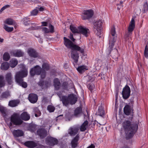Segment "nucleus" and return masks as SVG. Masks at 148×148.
Wrapping results in <instances>:
<instances>
[{"mask_svg":"<svg viewBox=\"0 0 148 148\" xmlns=\"http://www.w3.org/2000/svg\"><path fill=\"white\" fill-rule=\"evenodd\" d=\"M64 44L66 47L68 48L71 49V57L74 60L75 62L77 63L78 61L79 57L77 51H79L81 53H83L84 52V49L74 44L69 39L65 37H64Z\"/></svg>","mask_w":148,"mask_h":148,"instance_id":"f257e3e1","label":"nucleus"},{"mask_svg":"<svg viewBox=\"0 0 148 148\" xmlns=\"http://www.w3.org/2000/svg\"><path fill=\"white\" fill-rule=\"evenodd\" d=\"M123 126L127 139L132 137L138 129L137 123L131 124L130 122L129 121H124L123 123Z\"/></svg>","mask_w":148,"mask_h":148,"instance_id":"f03ea898","label":"nucleus"},{"mask_svg":"<svg viewBox=\"0 0 148 148\" xmlns=\"http://www.w3.org/2000/svg\"><path fill=\"white\" fill-rule=\"evenodd\" d=\"M20 67L22 68V70L17 72L15 76L16 82L23 87L26 88L27 86V83L23 81V78L26 77L27 75V69L23 64H21Z\"/></svg>","mask_w":148,"mask_h":148,"instance_id":"7ed1b4c3","label":"nucleus"},{"mask_svg":"<svg viewBox=\"0 0 148 148\" xmlns=\"http://www.w3.org/2000/svg\"><path fill=\"white\" fill-rule=\"evenodd\" d=\"M42 69L38 65H36L32 68L30 71L31 75L33 76L35 75H41L42 79L44 78L45 77V72L44 70H47L49 69V64L47 63H43L42 65Z\"/></svg>","mask_w":148,"mask_h":148,"instance_id":"20e7f679","label":"nucleus"},{"mask_svg":"<svg viewBox=\"0 0 148 148\" xmlns=\"http://www.w3.org/2000/svg\"><path fill=\"white\" fill-rule=\"evenodd\" d=\"M109 47L107 49V54L109 55L110 54L111 51L117 39V35L115 31V29L114 26H112L111 28L109 36Z\"/></svg>","mask_w":148,"mask_h":148,"instance_id":"39448f33","label":"nucleus"},{"mask_svg":"<svg viewBox=\"0 0 148 148\" xmlns=\"http://www.w3.org/2000/svg\"><path fill=\"white\" fill-rule=\"evenodd\" d=\"M60 100L62 101L64 105L67 107L69 104L73 105L77 101V98L76 96L73 94H70L68 97L65 96H61L58 94Z\"/></svg>","mask_w":148,"mask_h":148,"instance_id":"423d86ee","label":"nucleus"},{"mask_svg":"<svg viewBox=\"0 0 148 148\" xmlns=\"http://www.w3.org/2000/svg\"><path fill=\"white\" fill-rule=\"evenodd\" d=\"M10 122L8 125L9 127L11 128L15 125H19L23 123V121L21 119L20 115L18 113H14L10 117Z\"/></svg>","mask_w":148,"mask_h":148,"instance_id":"0eeeda50","label":"nucleus"},{"mask_svg":"<svg viewBox=\"0 0 148 148\" xmlns=\"http://www.w3.org/2000/svg\"><path fill=\"white\" fill-rule=\"evenodd\" d=\"M102 24V21L101 20L97 21L94 23V29L97 31L98 34L100 35L101 34Z\"/></svg>","mask_w":148,"mask_h":148,"instance_id":"6e6552de","label":"nucleus"},{"mask_svg":"<svg viewBox=\"0 0 148 148\" xmlns=\"http://www.w3.org/2000/svg\"><path fill=\"white\" fill-rule=\"evenodd\" d=\"M82 18L83 20L87 19L92 17L93 14V12L91 10H84L83 11Z\"/></svg>","mask_w":148,"mask_h":148,"instance_id":"1a4fd4ad","label":"nucleus"},{"mask_svg":"<svg viewBox=\"0 0 148 148\" xmlns=\"http://www.w3.org/2000/svg\"><path fill=\"white\" fill-rule=\"evenodd\" d=\"M130 90L129 87L126 86L123 89L122 91V95L123 98L124 99L128 98L130 95Z\"/></svg>","mask_w":148,"mask_h":148,"instance_id":"9d476101","label":"nucleus"},{"mask_svg":"<svg viewBox=\"0 0 148 148\" xmlns=\"http://www.w3.org/2000/svg\"><path fill=\"white\" fill-rule=\"evenodd\" d=\"M79 33L82 34L86 37H88L90 34V30L88 29L86 27L82 26H79Z\"/></svg>","mask_w":148,"mask_h":148,"instance_id":"9b49d317","label":"nucleus"},{"mask_svg":"<svg viewBox=\"0 0 148 148\" xmlns=\"http://www.w3.org/2000/svg\"><path fill=\"white\" fill-rule=\"evenodd\" d=\"M46 142L47 144L52 146L56 145L58 143V141L56 138L51 137H48L46 138Z\"/></svg>","mask_w":148,"mask_h":148,"instance_id":"f8f14e48","label":"nucleus"},{"mask_svg":"<svg viewBox=\"0 0 148 148\" xmlns=\"http://www.w3.org/2000/svg\"><path fill=\"white\" fill-rule=\"evenodd\" d=\"M12 134L15 138L22 136L24 135V132L19 129L15 130L12 131Z\"/></svg>","mask_w":148,"mask_h":148,"instance_id":"ddd939ff","label":"nucleus"},{"mask_svg":"<svg viewBox=\"0 0 148 148\" xmlns=\"http://www.w3.org/2000/svg\"><path fill=\"white\" fill-rule=\"evenodd\" d=\"M135 27V22L134 19V18H132L129 24V26L128 27V33L129 35L131 34L132 32L134 30Z\"/></svg>","mask_w":148,"mask_h":148,"instance_id":"4468645a","label":"nucleus"},{"mask_svg":"<svg viewBox=\"0 0 148 148\" xmlns=\"http://www.w3.org/2000/svg\"><path fill=\"white\" fill-rule=\"evenodd\" d=\"M28 99L29 101L32 103H36L38 100V96L35 94L31 93L29 95Z\"/></svg>","mask_w":148,"mask_h":148,"instance_id":"2eb2a0df","label":"nucleus"},{"mask_svg":"<svg viewBox=\"0 0 148 148\" xmlns=\"http://www.w3.org/2000/svg\"><path fill=\"white\" fill-rule=\"evenodd\" d=\"M48 27L49 29L46 27H43L42 28V31L45 33H53L54 32V27L51 25L49 24Z\"/></svg>","mask_w":148,"mask_h":148,"instance_id":"dca6fc26","label":"nucleus"},{"mask_svg":"<svg viewBox=\"0 0 148 148\" xmlns=\"http://www.w3.org/2000/svg\"><path fill=\"white\" fill-rule=\"evenodd\" d=\"M37 134L41 138H43L47 135V132L44 129H39L37 131Z\"/></svg>","mask_w":148,"mask_h":148,"instance_id":"f3484780","label":"nucleus"},{"mask_svg":"<svg viewBox=\"0 0 148 148\" xmlns=\"http://www.w3.org/2000/svg\"><path fill=\"white\" fill-rule=\"evenodd\" d=\"M27 53L29 55L32 57L36 58L38 56V53L36 51L32 49H29L27 50Z\"/></svg>","mask_w":148,"mask_h":148,"instance_id":"a211bd4d","label":"nucleus"},{"mask_svg":"<svg viewBox=\"0 0 148 148\" xmlns=\"http://www.w3.org/2000/svg\"><path fill=\"white\" fill-rule=\"evenodd\" d=\"M79 138V136L78 135H77L72 140L71 144L72 147L75 148L77 146Z\"/></svg>","mask_w":148,"mask_h":148,"instance_id":"6ab92c4d","label":"nucleus"},{"mask_svg":"<svg viewBox=\"0 0 148 148\" xmlns=\"http://www.w3.org/2000/svg\"><path fill=\"white\" fill-rule=\"evenodd\" d=\"M30 117V115L26 112H23L21 115V119L25 121L29 120Z\"/></svg>","mask_w":148,"mask_h":148,"instance_id":"aec40b11","label":"nucleus"},{"mask_svg":"<svg viewBox=\"0 0 148 148\" xmlns=\"http://www.w3.org/2000/svg\"><path fill=\"white\" fill-rule=\"evenodd\" d=\"M79 130V128L76 127L70 128L69 130V133L71 136L74 135L77 133Z\"/></svg>","mask_w":148,"mask_h":148,"instance_id":"412c9836","label":"nucleus"},{"mask_svg":"<svg viewBox=\"0 0 148 148\" xmlns=\"http://www.w3.org/2000/svg\"><path fill=\"white\" fill-rule=\"evenodd\" d=\"M24 145L28 147L34 148L37 146L36 143L33 141H28L24 143Z\"/></svg>","mask_w":148,"mask_h":148,"instance_id":"4be33fe9","label":"nucleus"},{"mask_svg":"<svg viewBox=\"0 0 148 148\" xmlns=\"http://www.w3.org/2000/svg\"><path fill=\"white\" fill-rule=\"evenodd\" d=\"M54 85L56 90H58L60 87V82L58 79L56 78L54 80Z\"/></svg>","mask_w":148,"mask_h":148,"instance_id":"5701e85b","label":"nucleus"},{"mask_svg":"<svg viewBox=\"0 0 148 148\" xmlns=\"http://www.w3.org/2000/svg\"><path fill=\"white\" fill-rule=\"evenodd\" d=\"M88 68L87 66L85 65H82L79 66L77 68V70L79 73H82L85 71L87 70Z\"/></svg>","mask_w":148,"mask_h":148,"instance_id":"b1692460","label":"nucleus"},{"mask_svg":"<svg viewBox=\"0 0 148 148\" xmlns=\"http://www.w3.org/2000/svg\"><path fill=\"white\" fill-rule=\"evenodd\" d=\"M18 61L15 58L11 59L10 61V65L12 68H14L18 64Z\"/></svg>","mask_w":148,"mask_h":148,"instance_id":"393cba45","label":"nucleus"},{"mask_svg":"<svg viewBox=\"0 0 148 148\" xmlns=\"http://www.w3.org/2000/svg\"><path fill=\"white\" fill-rule=\"evenodd\" d=\"M13 54L15 57H21L23 55V53L20 50H15L13 51Z\"/></svg>","mask_w":148,"mask_h":148,"instance_id":"a878e982","label":"nucleus"},{"mask_svg":"<svg viewBox=\"0 0 148 148\" xmlns=\"http://www.w3.org/2000/svg\"><path fill=\"white\" fill-rule=\"evenodd\" d=\"M5 79L9 84H11L12 83V77L11 73H9L6 74Z\"/></svg>","mask_w":148,"mask_h":148,"instance_id":"bb28decb","label":"nucleus"},{"mask_svg":"<svg viewBox=\"0 0 148 148\" xmlns=\"http://www.w3.org/2000/svg\"><path fill=\"white\" fill-rule=\"evenodd\" d=\"M88 122L87 121H85L81 125L80 128L81 131H85L88 127Z\"/></svg>","mask_w":148,"mask_h":148,"instance_id":"cd10ccee","label":"nucleus"},{"mask_svg":"<svg viewBox=\"0 0 148 148\" xmlns=\"http://www.w3.org/2000/svg\"><path fill=\"white\" fill-rule=\"evenodd\" d=\"M124 112L125 114L129 115L131 112L130 106L128 105H126L124 108Z\"/></svg>","mask_w":148,"mask_h":148,"instance_id":"c85d7f7f","label":"nucleus"},{"mask_svg":"<svg viewBox=\"0 0 148 148\" xmlns=\"http://www.w3.org/2000/svg\"><path fill=\"white\" fill-rule=\"evenodd\" d=\"M9 68V64L8 62H3L1 66V69L3 70H6Z\"/></svg>","mask_w":148,"mask_h":148,"instance_id":"c756f323","label":"nucleus"},{"mask_svg":"<svg viewBox=\"0 0 148 148\" xmlns=\"http://www.w3.org/2000/svg\"><path fill=\"white\" fill-rule=\"evenodd\" d=\"M5 24H7L9 25H13L15 24L14 21L10 18H8L6 19L4 22Z\"/></svg>","mask_w":148,"mask_h":148,"instance_id":"7c9ffc66","label":"nucleus"},{"mask_svg":"<svg viewBox=\"0 0 148 148\" xmlns=\"http://www.w3.org/2000/svg\"><path fill=\"white\" fill-rule=\"evenodd\" d=\"M70 29L71 31L73 33H78L79 32V27L77 28L74 26L72 25H70Z\"/></svg>","mask_w":148,"mask_h":148,"instance_id":"2f4dec72","label":"nucleus"},{"mask_svg":"<svg viewBox=\"0 0 148 148\" xmlns=\"http://www.w3.org/2000/svg\"><path fill=\"white\" fill-rule=\"evenodd\" d=\"M148 4L147 2L144 3L141 7V9H140V11L142 10V12L143 13H145L148 10Z\"/></svg>","mask_w":148,"mask_h":148,"instance_id":"473e14b6","label":"nucleus"},{"mask_svg":"<svg viewBox=\"0 0 148 148\" xmlns=\"http://www.w3.org/2000/svg\"><path fill=\"white\" fill-rule=\"evenodd\" d=\"M10 93L8 91H6L3 92L1 95V97L3 98H7L10 97Z\"/></svg>","mask_w":148,"mask_h":148,"instance_id":"72a5a7b5","label":"nucleus"},{"mask_svg":"<svg viewBox=\"0 0 148 148\" xmlns=\"http://www.w3.org/2000/svg\"><path fill=\"white\" fill-rule=\"evenodd\" d=\"M3 28L5 31L8 32H11L13 30V27H9L5 24L3 25Z\"/></svg>","mask_w":148,"mask_h":148,"instance_id":"f704fd0d","label":"nucleus"},{"mask_svg":"<svg viewBox=\"0 0 148 148\" xmlns=\"http://www.w3.org/2000/svg\"><path fill=\"white\" fill-rule=\"evenodd\" d=\"M82 109L81 107H78L75 110L74 115L78 116V115L82 112Z\"/></svg>","mask_w":148,"mask_h":148,"instance_id":"c9c22d12","label":"nucleus"},{"mask_svg":"<svg viewBox=\"0 0 148 148\" xmlns=\"http://www.w3.org/2000/svg\"><path fill=\"white\" fill-rule=\"evenodd\" d=\"M18 103V102L16 101H10L9 103V105L12 107L16 106Z\"/></svg>","mask_w":148,"mask_h":148,"instance_id":"e433bc0d","label":"nucleus"},{"mask_svg":"<svg viewBox=\"0 0 148 148\" xmlns=\"http://www.w3.org/2000/svg\"><path fill=\"white\" fill-rule=\"evenodd\" d=\"M114 53H112L111 56L114 58H117L118 56V51L117 49H114Z\"/></svg>","mask_w":148,"mask_h":148,"instance_id":"4c0bfd02","label":"nucleus"},{"mask_svg":"<svg viewBox=\"0 0 148 148\" xmlns=\"http://www.w3.org/2000/svg\"><path fill=\"white\" fill-rule=\"evenodd\" d=\"M10 58V56L9 53L7 52L4 53L3 55V59L5 61H8Z\"/></svg>","mask_w":148,"mask_h":148,"instance_id":"58836bf2","label":"nucleus"},{"mask_svg":"<svg viewBox=\"0 0 148 148\" xmlns=\"http://www.w3.org/2000/svg\"><path fill=\"white\" fill-rule=\"evenodd\" d=\"M104 111L102 107H99L98 108V112L97 113V114L99 116H102L104 114Z\"/></svg>","mask_w":148,"mask_h":148,"instance_id":"ea45409f","label":"nucleus"},{"mask_svg":"<svg viewBox=\"0 0 148 148\" xmlns=\"http://www.w3.org/2000/svg\"><path fill=\"white\" fill-rule=\"evenodd\" d=\"M5 82L3 80V77L2 75H0V87H2L5 85Z\"/></svg>","mask_w":148,"mask_h":148,"instance_id":"a19ab883","label":"nucleus"},{"mask_svg":"<svg viewBox=\"0 0 148 148\" xmlns=\"http://www.w3.org/2000/svg\"><path fill=\"white\" fill-rule=\"evenodd\" d=\"M47 109L49 112H52L54 111L55 108L52 106L50 105L48 106Z\"/></svg>","mask_w":148,"mask_h":148,"instance_id":"79ce46f5","label":"nucleus"},{"mask_svg":"<svg viewBox=\"0 0 148 148\" xmlns=\"http://www.w3.org/2000/svg\"><path fill=\"white\" fill-rule=\"evenodd\" d=\"M23 24L25 25H27L29 24V21L27 17H25L23 19Z\"/></svg>","mask_w":148,"mask_h":148,"instance_id":"37998d69","label":"nucleus"},{"mask_svg":"<svg viewBox=\"0 0 148 148\" xmlns=\"http://www.w3.org/2000/svg\"><path fill=\"white\" fill-rule=\"evenodd\" d=\"M0 111L3 115H5L6 113V109L3 107L0 106Z\"/></svg>","mask_w":148,"mask_h":148,"instance_id":"c03bdc74","label":"nucleus"},{"mask_svg":"<svg viewBox=\"0 0 148 148\" xmlns=\"http://www.w3.org/2000/svg\"><path fill=\"white\" fill-rule=\"evenodd\" d=\"M38 12V10L37 8L33 10L31 12V15L32 16H35L37 14Z\"/></svg>","mask_w":148,"mask_h":148,"instance_id":"a18cd8bd","label":"nucleus"},{"mask_svg":"<svg viewBox=\"0 0 148 148\" xmlns=\"http://www.w3.org/2000/svg\"><path fill=\"white\" fill-rule=\"evenodd\" d=\"M88 87L89 90L90 91H92L94 88L95 87V86L94 85L93 83H92L90 84H89Z\"/></svg>","mask_w":148,"mask_h":148,"instance_id":"49530a36","label":"nucleus"},{"mask_svg":"<svg viewBox=\"0 0 148 148\" xmlns=\"http://www.w3.org/2000/svg\"><path fill=\"white\" fill-rule=\"evenodd\" d=\"M10 5H6L4 6L0 10V12H1L6 8H9L10 7Z\"/></svg>","mask_w":148,"mask_h":148,"instance_id":"de8ad7c7","label":"nucleus"},{"mask_svg":"<svg viewBox=\"0 0 148 148\" xmlns=\"http://www.w3.org/2000/svg\"><path fill=\"white\" fill-rule=\"evenodd\" d=\"M145 56L146 58H148V50L145 49L144 51Z\"/></svg>","mask_w":148,"mask_h":148,"instance_id":"09e8293b","label":"nucleus"},{"mask_svg":"<svg viewBox=\"0 0 148 148\" xmlns=\"http://www.w3.org/2000/svg\"><path fill=\"white\" fill-rule=\"evenodd\" d=\"M69 38L73 42H74L75 39L73 38V35L71 34L69 36Z\"/></svg>","mask_w":148,"mask_h":148,"instance_id":"8fccbe9b","label":"nucleus"},{"mask_svg":"<svg viewBox=\"0 0 148 148\" xmlns=\"http://www.w3.org/2000/svg\"><path fill=\"white\" fill-rule=\"evenodd\" d=\"M44 84V82L41 80H40L38 83V85L40 86H42Z\"/></svg>","mask_w":148,"mask_h":148,"instance_id":"3c124183","label":"nucleus"},{"mask_svg":"<svg viewBox=\"0 0 148 148\" xmlns=\"http://www.w3.org/2000/svg\"><path fill=\"white\" fill-rule=\"evenodd\" d=\"M32 29H37L40 28V27L38 26H36L35 27H32Z\"/></svg>","mask_w":148,"mask_h":148,"instance_id":"603ef678","label":"nucleus"},{"mask_svg":"<svg viewBox=\"0 0 148 148\" xmlns=\"http://www.w3.org/2000/svg\"><path fill=\"white\" fill-rule=\"evenodd\" d=\"M37 10H38V11H42L44 10V8L42 7H40V8L37 7L36 8Z\"/></svg>","mask_w":148,"mask_h":148,"instance_id":"864d4df0","label":"nucleus"},{"mask_svg":"<svg viewBox=\"0 0 148 148\" xmlns=\"http://www.w3.org/2000/svg\"><path fill=\"white\" fill-rule=\"evenodd\" d=\"M42 25L44 26H47V23L46 22H42Z\"/></svg>","mask_w":148,"mask_h":148,"instance_id":"5fc2aeb1","label":"nucleus"},{"mask_svg":"<svg viewBox=\"0 0 148 148\" xmlns=\"http://www.w3.org/2000/svg\"><path fill=\"white\" fill-rule=\"evenodd\" d=\"M40 114V112L39 111H38V112H37V114H35V116L36 117H38L39 116Z\"/></svg>","mask_w":148,"mask_h":148,"instance_id":"6e6d98bb","label":"nucleus"},{"mask_svg":"<svg viewBox=\"0 0 148 148\" xmlns=\"http://www.w3.org/2000/svg\"><path fill=\"white\" fill-rule=\"evenodd\" d=\"M95 146L93 144H91V145L88 146L87 148H95Z\"/></svg>","mask_w":148,"mask_h":148,"instance_id":"4d7b16f0","label":"nucleus"},{"mask_svg":"<svg viewBox=\"0 0 148 148\" xmlns=\"http://www.w3.org/2000/svg\"><path fill=\"white\" fill-rule=\"evenodd\" d=\"M36 148H46V147L43 145H40L38 147H37Z\"/></svg>","mask_w":148,"mask_h":148,"instance_id":"13d9d810","label":"nucleus"},{"mask_svg":"<svg viewBox=\"0 0 148 148\" xmlns=\"http://www.w3.org/2000/svg\"><path fill=\"white\" fill-rule=\"evenodd\" d=\"M122 7V5H119L118 7H117V9L119 10Z\"/></svg>","mask_w":148,"mask_h":148,"instance_id":"bf43d9fd","label":"nucleus"},{"mask_svg":"<svg viewBox=\"0 0 148 148\" xmlns=\"http://www.w3.org/2000/svg\"><path fill=\"white\" fill-rule=\"evenodd\" d=\"M4 39L3 38H1L0 37V42H3V41Z\"/></svg>","mask_w":148,"mask_h":148,"instance_id":"052dcab7","label":"nucleus"},{"mask_svg":"<svg viewBox=\"0 0 148 148\" xmlns=\"http://www.w3.org/2000/svg\"><path fill=\"white\" fill-rule=\"evenodd\" d=\"M122 148H129L127 147H123Z\"/></svg>","mask_w":148,"mask_h":148,"instance_id":"680f3d73","label":"nucleus"},{"mask_svg":"<svg viewBox=\"0 0 148 148\" xmlns=\"http://www.w3.org/2000/svg\"><path fill=\"white\" fill-rule=\"evenodd\" d=\"M120 3H121L120 5H121V4L123 3V2L122 1H120Z\"/></svg>","mask_w":148,"mask_h":148,"instance_id":"e2e57ef3","label":"nucleus"},{"mask_svg":"<svg viewBox=\"0 0 148 148\" xmlns=\"http://www.w3.org/2000/svg\"><path fill=\"white\" fill-rule=\"evenodd\" d=\"M0 148H1V146L0 145Z\"/></svg>","mask_w":148,"mask_h":148,"instance_id":"0e129e2a","label":"nucleus"},{"mask_svg":"<svg viewBox=\"0 0 148 148\" xmlns=\"http://www.w3.org/2000/svg\"><path fill=\"white\" fill-rule=\"evenodd\" d=\"M58 129H59V127H58Z\"/></svg>","mask_w":148,"mask_h":148,"instance_id":"69168bd1","label":"nucleus"}]
</instances>
